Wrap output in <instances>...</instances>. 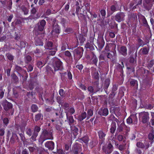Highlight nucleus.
<instances>
[{
  "mask_svg": "<svg viewBox=\"0 0 154 154\" xmlns=\"http://www.w3.org/2000/svg\"><path fill=\"white\" fill-rule=\"evenodd\" d=\"M100 13L102 16V18L103 19L104 18L106 14V12L105 10L104 9L101 10L100 11Z\"/></svg>",
  "mask_w": 154,
  "mask_h": 154,
  "instance_id": "obj_59",
  "label": "nucleus"
},
{
  "mask_svg": "<svg viewBox=\"0 0 154 154\" xmlns=\"http://www.w3.org/2000/svg\"><path fill=\"white\" fill-rule=\"evenodd\" d=\"M40 130L41 128L40 127L36 125L35 126L33 133H35H35L38 135V133L40 131Z\"/></svg>",
  "mask_w": 154,
  "mask_h": 154,
  "instance_id": "obj_42",
  "label": "nucleus"
},
{
  "mask_svg": "<svg viewBox=\"0 0 154 154\" xmlns=\"http://www.w3.org/2000/svg\"><path fill=\"white\" fill-rule=\"evenodd\" d=\"M11 76L12 79V81L15 84H17L19 81V79L16 75L14 73H13L11 75Z\"/></svg>",
  "mask_w": 154,
  "mask_h": 154,
  "instance_id": "obj_25",
  "label": "nucleus"
},
{
  "mask_svg": "<svg viewBox=\"0 0 154 154\" xmlns=\"http://www.w3.org/2000/svg\"><path fill=\"white\" fill-rule=\"evenodd\" d=\"M87 117V114L85 112H84L81 113V115L79 116L78 119L81 122Z\"/></svg>",
  "mask_w": 154,
  "mask_h": 154,
  "instance_id": "obj_28",
  "label": "nucleus"
},
{
  "mask_svg": "<svg viewBox=\"0 0 154 154\" xmlns=\"http://www.w3.org/2000/svg\"><path fill=\"white\" fill-rule=\"evenodd\" d=\"M80 140L83 141L85 143H87L89 141V138L87 136H85L81 138Z\"/></svg>",
  "mask_w": 154,
  "mask_h": 154,
  "instance_id": "obj_49",
  "label": "nucleus"
},
{
  "mask_svg": "<svg viewBox=\"0 0 154 154\" xmlns=\"http://www.w3.org/2000/svg\"><path fill=\"white\" fill-rule=\"evenodd\" d=\"M110 84V80L109 78H107L106 79L105 81L104 85V88L105 90L107 89L108 88L109 85ZM106 92V91L105 90Z\"/></svg>",
  "mask_w": 154,
  "mask_h": 154,
  "instance_id": "obj_34",
  "label": "nucleus"
},
{
  "mask_svg": "<svg viewBox=\"0 0 154 154\" xmlns=\"http://www.w3.org/2000/svg\"><path fill=\"white\" fill-rule=\"evenodd\" d=\"M21 9L23 12L24 13V14L25 15L28 14L29 12V10L25 6H22L21 7Z\"/></svg>",
  "mask_w": 154,
  "mask_h": 154,
  "instance_id": "obj_39",
  "label": "nucleus"
},
{
  "mask_svg": "<svg viewBox=\"0 0 154 154\" xmlns=\"http://www.w3.org/2000/svg\"><path fill=\"white\" fill-rule=\"evenodd\" d=\"M111 10V14H112L115 12L117 11V8L114 5H112L110 7Z\"/></svg>",
  "mask_w": 154,
  "mask_h": 154,
  "instance_id": "obj_50",
  "label": "nucleus"
},
{
  "mask_svg": "<svg viewBox=\"0 0 154 154\" xmlns=\"http://www.w3.org/2000/svg\"><path fill=\"white\" fill-rule=\"evenodd\" d=\"M99 74L98 72H96L94 73L93 75V78L96 80H99Z\"/></svg>",
  "mask_w": 154,
  "mask_h": 154,
  "instance_id": "obj_54",
  "label": "nucleus"
},
{
  "mask_svg": "<svg viewBox=\"0 0 154 154\" xmlns=\"http://www.w3.org/2000/svg\"><path fill=\"white\" fill-rule=\"evenodd\" d=\"M71 130L73 132L74 135H77L78 134V128L75 127V126H70Z\"/></svg>",
  "mask_w": 154,
  "mask_h": 154,
  "instance_id": "obj_35",
  "label": "nucleus"
},
{
  "mask_svg": "<svg viewBox=\"0 0 154 154\" xmlns=\"http://www.w3.org/2000/svg\"><path fill=\"white\" fill-rule=\"evenodd\" d=\"M88 116L89 117L92 116L93 115V111L91 109H89L87 111Z\"/></svg>",
  "mask_w": 154,
  "mask_h": 154,
  "instance_id": "obj_62",
  "label": "nucleus"
},
{
  "mask_svg": "<svg viewBox=\"0 0 154 154\" xmlns=\"http://www.w3.org/2000/svg\"><path fill=\"white\" fill-rule=\"evenodd\" d=\"M38 109V107L36 105L33 104L32 106L31 109L32 112H35L37 111Z\"/></svg>",
  "mask_w": 154,
  "mask_h": 154,
  "instance_id": "obj_53",
  "label": "nucleus"
},
{
  "mask_svg": "<svg viewBox=\"0 0 154 154\" xmlns=\"http://www.w3.org/2000/svg\"><path fill=\"white\" fill-rule=\"evenodd\" d=\"M107 57L113 60H114L116 57L117 54L116 50L113 51H111L110 52L106 53Z\"/></svg>",
  "mask_w": 154,
  "mask_h": 154,
  "instance_id": "obj_12",
  "label": "nucleus"
},
{
  "mask_svg": "<svg viewBox=\"0 0 154 154\" xmlns=\"http://www.w3.org/2000/svg\"><path fill=\"white\" fill-rule=\"evenodd\" d=\"M12 136L13 137H12L10 139V142L12 143H14V139H18V137L17 135L14 133H12Z\"/></svg>",
  "mask_w": 154,
  "mask_h": 154,
  "instance_id": "obj_36",
  "label": "nucleus"
},
{
  "mask_svg": "<svg viewBox=\"0 0 154 154\" xmlns=\"http://www.w3.org/2000/svg\"><path fill=\"white\" fill-rule=\"evenodd\" d=\"M3 123L5 124V125L4 126L5 127L6 126L9 122V120L7 118H5L3 119Z\"/></svg>",
  "mask_w": 154,
  "mask_h": 154,
  "instance_id": "obj_60",
  "label": "nucleus"
},
{
  "mask_svg": "<svg viewBox=\"0 0 154 154\" xmlns=\"http://www.w3.org/2000/svg\"><path fill=\"white\" fill-rule=\"evenodd\" d=\"M38 84V83L37 82L31 81L29 83L28 88L29 89V90H32L34 88L35 86L36 87Z\"/></svg>",
  "mask_w": 154,
  "mask_h": 154,
  "instance_id": "obj_22",
  "label": "nucleus"
},
{
  "mask_svg": "<svg viewBox=\"0 0 154 154\" xmlns=\"http://www.w3.org/2000/svg\"><path fill=\"white\" fill-rule=\"evenodd\" d=\"M102 86L100 87L99 85L95 86L94 89H95V92H97L98 91H100L102 89Z\"/></svg>",
  "mask_w": 154,
  "mask_h": 154,
  "instance_id": "obj_57",
  "label": "nucleus"
},
{
  "mask_svg": "<svg viewBox=\"0 0 154 154\" xmlns=\"http://www.w3.org/2000/svg\"><path fill=\"white\" fill-rule=\"evenodd\" d=\"M125 13L123 12H119L117 13L115 15V19L118 23H120L125 20Z\"/></svg>",
  "mask_w": 154,
  "mask_h": 154,
  "instance_id": "obj_5",
  "label": "nucleus"
},
{
  "mask_svg": "<svg viewBox=\"0 0 154 154\" xmlns=\"http://www.w3.org/2000/svg\"><path fill=\"white\" fill-rule=\"evenodd\" d=\"M33 69V66L31 65H29L27 67V70L28 72H31L32 70Z\"/></svg>",
  "mask_w": 154,
  "mask_h": 154,
  "instance_id": "obj_64",
  "label": "nucleus"
},
{
  "mask_svg": "<svg viewBox=\"0 0 154 154\" xmlns=\"http://www.w3.org/2000/svg\"><path fill=\"white\" fill-rule=\"evenodd\" d=\"M50 51L49 52V55L53 56L55 54L56 51H57V48L56 47H55L53 48L50 49Z\"/></svg>",
  "mask_w": 154,
  "mask_h": 154,
  "instance_id": "obj_32",
  "label": "nucleus"
},
{
  "mask_svg": "<svg viewBox=\"0 0 154 154\" xmlns=\"http://www.w3.org/2000/svg\"><path fill=\"white\" fill-rule=\"evenodd\" d=\"M15 69L18 72H21L23 70L22 68L17 65H15Z\"/></svg>",
  "mask_w": 154,
  "mask_h": 154,
  "instance_id": "obj_52",
  "label": "nucleus"
},
{
  "mask_svg": "<svg viewBox=\"0 0 154 154\" xmlns=\"http://www.w3.org/2000/svg\"><path fill=\"white\" fill-rule=\"evenodd\" d=\"M26 134L29 136H30L32 134V129L30 128H27L26 130Z\"/></svg>",
  "mask_w": 154,
  "mask_h": 154,
  "instance_id": "obj_45",
  "label": "nucleus"
},
{
  "mask_svg": "<svg viewBox=\"0 0 154 154\" xmlns=\"http://www.w3.org/2000/svg\"><path fill=\"white\" fill-rule=\"evenodd\" d=\"M68 48V45L67 43L66 42H63L62 43L61 49L62 51L65 50L67 48Z\"/></svg>",
  "mask_w": 154,
  "mask_h": 154,
  "instance_id": "obj_48",
  "label": "nucleus"
},
{
  "mask_svg": "<svg viewBox=\"0 0 154 154\" xmlns=\"http://www.w3.org/2000/svg\"><path fill=\"white\" fill-rule=\"evenodd\" d=\"M88 91L91 93H96L95 92V89L92 86H89L88 88Z\"/></svg>",
  "mask_w": 154,
  "mask_h": 154,
  "instance_id": "obj_51",
  "label": "nucleus"
},
{
  "mask_svg": "<svg viewBox=\"0 0 154 154\" xmlns=\"http://www.w3.org/2000/svg\"><path fill=\"white\" fill-rule=\"evenodd\" d=\"M2 106L4 107V109L6 111L8 110L9 109H11L12 107V104L7 100H5L3 102Z\"/></svg>",
  "mask_w": 154,
  "mask_h": 154,
  "instance_id": "obj_16",
  "label": "nucleus"
},
{
  "mask_svg": "<svg viewBox=\"0 0 154 154\" xmlns=\"http://www.w3.org/2000/svg\"><path fill=\"white\" fill-rule=\"evenodd\" d=\"M140 119L144 124H148L149 119V114L148 112H143L139 113Z\"/></svg>",
  "mask_w": 154,
  "mask_h": 154,
  "instance_id": "obj_3",
  "label": "nucleus"
},
{
  "mask_svg": "<svg viewBox=\"0 0 154 154\" xmlns=\"http://www.w3.org/2000/svg\"><path fill=\"white\" fill-rule=\"evenodd\" d=\"M46 22L44 20H41L38 23V29L39 31H42L43 30L46 25Z\"/></svg>",
  "mask_w": 154,
  "mask_h": 154,
  "instance_id": "obj_13",
  "label": "nucleus"
},
{
  "mask_svg": "<svg viewBox=\"0 0 154 154\" xmlns=\"http://www.w3.org/2000/svg\"><path fill=\"white\" fill-rule=\"evenodd\" d=\"M97 43L99 49L100 50H101L105 44V42L102 35H100L98 36Z\"/></svg>",
  "mask_w": 154,
  "mask_h": 154,
  "instance_id": "obj_9",
  "label": "nucleus"
},
{
  "mask_svg": "<svg viewBox=\"0 0 154 154\" xmlns=\"http://www.w3.org/2000/svg\"><path fill=\"white\" fill-rule=\"evenodd\" d=\"M43 116L41 113H39L35 115V121H38L40 119H42Z\"/></svg>",
  "mask_w": 154,
  "mask_h": 154,
  "instance_id": "obj_31",
  "label": "nucleus"
},
{
  "mask_svg": "<svg viewBox=\"0 0 154 154\" xmlns=\"http://www.w3.org/2000/svg\"><path fill=\"white\" fill-rule=\"evenodd\" d=\"M119 52L122 55L125 57L127 55V49L126 46H122L120 47H118Z\"/></svg>",
  "mask_w": 154,
  "mask_h": 154,
  "instance_id": "obj_11",
  "label": "nucleus"
},
{
  "mask_svg": "<svg viewBox=\"0 0 154 154\" xmlns=\"http://www.w3.org/2000/svg\"><path fill=\"white\" fill-rule=\"evenodd\" d=\"M32 57L29 55H26L24 57L25 62L26 63H29L32 60Z\"/></svg>",
  "mask_w": 154,
  "mask_h": 154,
  "instance_id": "obj_37",
  "label": "nucleus"
},
{
  "mask_svg": "<svg viewBox=\"0 0 154 154\" xmlns=\"http://www.w3.org/2000/svg\"><path fill=\"white\" fill-rule=\"evenodd\" d=\"M51 62L54 71L61 70L63 69V63L60 59L56 57H54L51 60Z\"/></svg>",
  "mask_w": 154,
  "mask_h": 154,
  "instance_id": "obj_2",
  "label": "nucleus"
},
{
  "mask_svg": "<svg viewBox=\"0 0 154 154\" xmlns=\"http://www.w3.org/2000/svg\"><path fill=\"white\" fill-rule=\"evenodd\" d=\"M38 135L35 133H33L31 137L30 138V140L31 141L34 142L36 140V137Z\"/></svg>",
  "mask_w": 154,
  "mask_h": 154,
  "instance_id": "obj_43",
  "label": "nucleus"
},
{
  "mask_svg": "<svg viewBox=\"0 0 154 154\" xmlns=\"http://www.w3.org/2000/svg\"><path fill=\"white\" fill-rule=\"evenodd\" d=\"M64 54L66 57H67L69 59H72V54L69 51H65L64 52Z\"/></svg>",
  "mask_w": 154,
  "mask_h": 154,
  "instance_id": "obj_41",
  "label": "nucleus"
},
{
  "mask_svg": "<svg viewBox=\"0 0 154 154\" xmlns=\"http://www.w3.org/2000/svg\"><path fill=\"white\" fill-rule=\"evenodd\" d=\"M90 55L92 57L91 59V63L96 66L98 61V59L93 52H91Z\"/></svg>",
  "mask_w": 154,
  "mask_h": 154,
  "instance_id": "obj_17",
  "label": "nucleus"
},
{
  "mask_svg": "<svg viewBox=\"0 0 154 154\" xmlns=\"http://www.w3.org/2000/svg\"><path fill=\"white\" fill-rule=\"evenodd\" d=\"M35 44L36 46H42L43 42L42 40L37 37L35 38Z\"/></svg>",
  "mask_w": 154,
  "mask_h": 154,
  "instance_id": "obj_26",
  "label": "nucleus"
},
{
  "mask_svg": "<svg viewBox=\"0 0 154 154\" xmlns=\"http://www.w3.org/2000/svg\"><path fill=\"white\" fill-rule=\"evenodd\" d=\"M133 122L131 116L129 117L127 119V122L128 124H131Z\"/></svg>",
  "mask_w": 154,
  "mask_h": 154,
  "instance_id": "obj_63",
  "label": "nucleus"
},
{
  "mask_svg": "<svg viewBox=\"0 0 154 154\" xmlns=\"http://www.w3.org/2000/svg\"><path fill=\"white\" fill-rule=\"evenodd\" d=\"M137 146L138 147L141 149L144 148L145 145L144 144L141 142H138L136 144Z\"/></svg>",
  "mask_w": 154,
  "mask_h": 154,
  "instance_id": "obj_44",
  "label": "nucleus"
},
{
  "mask_svg": "<svg viewBox=\"0 0 154 154\" xmlns=\"http://www.w3.org/2000/svg\"><path fill=\"white\" fill-rule=\"evenodd\" d=\"M59 94L61 96L63 97L65 94V92L63 89H61L59 90Z\"/></svg>",
  "mask_w": 154,
  "mask_h": 154,
  "instance_id": "obj_61",
  "label": "nucleus"
},
{
  "mask_svg": "<svg viewBox=\"0 0 154 154\" xmlns=\"http://www.w3.org/2000/svg\"><path fill=\"white\" fill-rule=\"evenodd\" d=\"M53 131L51 129L44 130L40 135L38 140V142L42 144L46 140H53Z\"/></svg>",
  "mask_w": 154,
  "mask_h": 154,
  "instance_id": "obj_1",
  "label": "nucleus"
},
{
  "mask_svg": "<svg viewBox=\"0 0 154 154\" xmlns=\"http://www.w3.org/2000/svg\"><path fill=\"white\" fill-rule=\"evenodd\" d=\"M153 2V0H145L143 3V5L146 10L149 11L152 6Z\"/></svg>",
  "mask_w": 154,
  "mask_h": 154,
  "instance_id": "obj_7",
  "label": "nucleus"
},
{
  "mask_svg": "<svg viewBox=\"0 0 154 154\" xmlns=\"http://www.w3.org/2000/svg\"><path fill=\"white\" fill-rule=\"evenodd\" d=\"M66 118L68 119V122L70 126L72 125V124L74 123L75 121L73 119V117L72 115H66Z\"/></svg>",
  "mask_w": 154,
  "mask_h": 154,
  "instance_id": "obj_20",
  "label": "nucleus"
},
{
  "mask_svg": "<svg viewBox=\"0 0 154 154\" xmlns=\"http://www.w3.org/2000/svg\"><path fill=\"white\" fill-rule=\"evenodd\" d=\"M102 149L105 153L110 154L113 151V146L110 143H109L107 146H103Z\"/></svg>",
  "mask_w": 154,
  "mask_h": 154,
  "instance_id": "obj_8",
  "label": "nucleus"
},
{
  "mask_svg": "<svg viewBox=\"0 0 154 154\" xmlns=\"http://www.w3.org/2000/svg\"><path fill=\"white\" fill-rule=\"evenodd\" d=\"M93 43H91L90 42H87L85 45V47L87 48H88L91 50L94 49V47L93 46Z\"/></svg>",
  "mask_w": 154,
  "mask_h": 154,
  "instance_id": "obj_38",
  "label": "nucleus"
},
{
  "mask_svg": "<svg viewBox=\"0 0 154 154\" xmlns=\"http://www.w3.org/2000/svg\"><path fill=\"white\" fill-rule=\"evenodd\" d=\"M138 42L139 46L143 47L145 45L143 41L140 38H139L138 39Z\"/></svg>",
  "mask_w": 154,
  "mask_h": 154,
  "instance_id": "obj_55",
  "label": "nucleus"
},
{
  "mask_svg": "<svg viewBox=\"0 0 154 154\" xmlns=\"http://www.w3.org/2000/svg\"><path fill=\"white\" fill-rule=\"evenodd\" d=\"M121 63L122 65L119 63L117 65L116 69L121 73L120 75L122 77L123 73V68L124 67V65L122 62Z\"/></svg>",
  "mask_w": 154,
  "mask_h": 154,
  "instance_id": "obj_21",
  "label": "nucleus"
},
{
  "mask_svg": "<svg viewBox=\"0 0 154 154\" xmlns=\"http://www.w3.org/2000/svg\"><path fill=\"white\" fill-rule=\"evenodd\" d=\"M116 129V123L115 122H112L111 125V128H110V132L112 134H113Z\"/></svg>",
  "mask_w": 154,
  "mask_h": 154,
  "instance_id": "obj_33",
  "label": "nucleus"
},
{
  "mask_svg": "<svg viewBox=\"0 0 154 154\" xmlns=\"http://www.w3.org/2000/svg\"><path fill=\"white\" fill-rule=\"evenodd\" d=\"M154 64V60H152L150 61L148 63V67L150 69L151 68Z\"/></svg>",
  "mask_w": 154,
  "mask_h": 154,
  "instance_id": "obj_56",
  "label": "nucleus"
},
{
  "mask_svg": "<svg viewBox=\"0 0 154 154\" xmlns=\"http://www.w3.org/2000/svg\"><path fill=\"white\" fill-rule=\"evenodd\" d=\"M83 51V48L81 47L75 49L73 51L75 59L77 60L80 59L82 56Z\"/></svg>",
  "mask_w": 154,
  "mask_h": 154,
  "instance_id": "obj_4",
  "label": "nucleus"
},
{
  "mask_svg": "<svg viewBox=\"0 0 154 154\" xmlns=\"http://www.w3.org/2000/svg\"><path fill=\"white\" fill-rule=\"evenodd\" d=\"M140 19L144 25V26L148 28L149 27V26L144 16L141 15L140 16Z\"/></svg>",
  "mask_w": 154,
  "mask_h": 154,
  "instance_id": "obj_24",
  "label": "nucleus"
},
{
  "mask_svg": "<svg viewBox=\"0 0 154 154\" xmlns=\"http://www.w3.org/2000/svg\"><path fill=\"white\" fill-rule=\"evenodd\" d=\"M98 113L101 116H106L109 114V111L107 108H102L99 109Z\"/></svg>",
  "mask_w": 154,
  "mask_h": 154,
  "instance_id": "obj_15",
  "label": "nucleus"
},
{
  "mask_svg": "<svg viewBox=\"0 0 154 154\" xmlns=\"http://www.w3.org/2000/svg\"><path fill=\"white\" fill-rule=\"evenodd\" d=\"M45 145L46 148L51 151L53 150L54 148V143L53 141H51L46 142Z\"/></svg>",
  "mask_w": 154,
  "mask_h": 154,
  "instance_id": "obj_14",
  "label": "nucleus"
},
{
  "mask_svg": "<svg viewBox=\"0 0 154 154\" xmlns=\"http://www.w3.org/2000/svg\"><path fill=\"white\" fill-rule=\"evenodd\" d=\"M56 20L54 19L53 21V28L51 33L53 35L55 33L59 34L60 33V28L58 24L55 23Z\"/></svg>",
  "mask_w": 154,
  "mask_h": 154,
  "instance_id": "obj_6",
  "label": "nucleus"
},
{
  "mask_svg": "<svg viewBox=\"0 0 154 154\" xmlns=\"http://www.w3.org/2000/svg\"><path fill=\"white\" fill-rule=\"evenodd\" d=\"M6 55L8 59L10 61H12L14 58V56L10 53H7Z\"/></svg>",
  "mask_w": 154,
  "mask_h": 154,
  "instance_id": "obj_46",
  "label": "nucleus"
},
{
  "mask_svg": "<svg viewBox=\"0 0 154 154\" xmlns=\"http://www.w3.org/2000/svg\"><path fill=\"white\" fill-rule=\"evenodd\" d=\"M56 47L53 45V43L51 41H47L45 44L44 47L46 49H51Z\"/></svg>",
  "mask_w": 154,
  "mask_h": 154,
  "instance_id": "obj_18",
  "label": "nucleus"
},
{
  "mask_svg": "<svg viewBox=\"0 0 154 154\" xmlns=\"http://www.w3.org/2000/svg\"><path fill=\"white\" fill-rule=\"evenodd\" d=\"M149 50V48L148 47H144L141 48L140 51H142L143 54L147 55L148 54Z\"/></svg>",
  "mask_w": 154,
  "mask_h": 154,
  "instance_id": "obj_27",
  "label": "nucleus"
},
{
  "mask_svg": "<svg viewBox=\"0 0 154 154\" xmlns=\"http://www.w3.org/2000/svg\"><path fill=\"white\" fill-rule=\"evenodd\" d=\"M130 84L131 87H133L136 89L137 88L138 84V82L137 80L134 79L130 80Z\"/></svg>",
  "mask_w": 154,
  "mask_h": 154,
  "instance_id": "obj_19",
  "label": "nucleus"
},
{
  "mask_svg": "<svg viewBox=\"0 0 154 154\" xmlns=\"http://www.w3.org/2000/svg\"><path fill=\"white\" fill-rule=\"evenodd\" d=\"M148 138L149 140L152 141V142H151V143L154 140V134L153 131H152L148 135Z\"/></svg>",
  "mask_w": 154,
  "mask_h": 154,
  "instance_id": "obj_40",
  "label": "nucleus"
},
{
  "mask_svg": "<svg viewBox=\"0 0 154 154\" xmlns=\"http://www.w3.org/2000/svg\"><path fill=\"white\" fill-rule=\"evenodd\" d=\"M35 90L38 93V97L40 100H43L42 98V94H43V89L39 86L38 84L35 88Z\"/></svg>",
  "mask_w": 154,
  "mask_h": 154,
  "instance_id": "obj_10",
  "label": "nucleus"
},
{
  "mask_svg": "<svg viewBox=\"0 0 154 154\" xmlns=\"http://www.w3.org/2000/svg\"><path fill=\"white\" fill-rule=\"evenodd\" d=\"M45 63H43L42 61L38 60L37 62V66L39 68H42L45 65Z\"/></svg>",
  "mask_w": 154,
  "mask_h": 154,
  "instance_id": "obj_47",
  "label": "nucleus"
},
{
  "mask_svg": "<svg viewBox=\"0 0 154 154\" xmlns=\"http://www.w3.org/2000/svg\"><path fill=\"white\" fill-rule=\"evenodd\" d=\"M75 112V110L73 107L68 108L67 111L66 112V115H72Z\"/></svg>",
  "mask_w": 154,
  "mask_h": 154,
  "instance_id": "obj_30",
  "label": "nucleus"
},
{
  "mask_svg": "<svg viewBox=\"0 0 154 154\" xmlns=\"http://www.w3.org/2000/svg\"><path fill=\"white\" fill-rule=\"evenodd\" d=\"M118 86V85H116V84L113 85L112 92L111 94H110V95L113 96V97L115 96L116 93V91L117 89Z\"/></svg>",
  "mask_w": 154,
  "mask_h": 154,
  "instance_id": "obj_29",
  "label": "nucleus"
},
{
  "mask_svg": "<svg viewBox=\"0 0 154 154\" xmlns=\"http://www.w3.org/2000/svg\"><path fill=\"white\" fill-rule=\"evenodd\" d=\"M98 134L99 138L102 140H103L105 139V137L106 136V134L102 130H100L98 132Z\"/></svg>",
  "mask_w": 154,
  "mask_h": 154,
  "instance_id": "obj_23",
  "label": "nucleus"
},
{
  "mask_svg": "<svg viewBox=\"0 0 154 154\" xmlns=\"http://www.w3.org/2000/svg\"><path fill=\"white\" fill-rule=\"evenodd\" d=\"M129 61L130 63H133L135 61L136 62V59L134 58L133 56H131L129 58Z\"/></svg>",
  "mask_w": 154,
  "mask_h": 154,
  "instance_id": "obj_58",
  "label": "nucleus"
}]
</instances>
